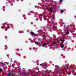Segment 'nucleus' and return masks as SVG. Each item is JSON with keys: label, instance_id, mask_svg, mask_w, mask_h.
<instances>
[{"label": "nucleus", "instance_id": "nucleus-1", "mask_svg": "<svg viewBox=\"0 0 76 76\" xmlns=\"http://www.w3.org/2000/svg\"><path fill=\"white\" fill-rule=\"evenodd\" d=\"M30 34H31L32 35H34V32H30Z\"/></svg>", "mask_w": 76, "mask_h": 76}, {"label": "nucleus", "instance_id": "nucleus-2", "mask_svg": "<svg viewBox=\"0 0 76 76\" xmlns=\"http://www.w3.org/2000/svg\"><path fill=\"white\" fill-rule=\"evenodd\" d=\"M60 47L61 48H62L63 47H64V45H61Z\"/></svg>", "mask_w": 76, "mask_h": 76}, {"label": "nucleus", "instance_id": "nucleus-3", "mask_svg": "<svg viewBox=\"0 0 76 76\" xmlns=\"http://www.w3.org/2000/svg\"><path fill=\"white\" fill-rule=\"evenodd\" d=\"M43 47H45V46H46V44H45V43H43Z\"/></svg>", "mask_w": 76, "mask_h": 76}, {"label": "nucleus", "instance_id": "nucleus-4", "mask_svg": "<svg viewBox=\"0 0 76 76\" xmlns=\"http://www.w3.org/2000/svg\"><path fill=\"white\" fill-rule=\"evenodd\" d=\"M68 66V64H67V65H64V67H66V66Z\"/></svg>", "mask_w": 76, "mask_h": 76}, {"label": "nucleus", "instance_id": "nucleus-5", "mask_svg": "<svg viewBox=\"0 0 76 76\" xmlns=\"http://www.w3.org/2000/svg\"><path fill=\"white\" fill-rule=\"evenodd\" d=\"M50 11L51 12V10H52V8L51 7H50Z\"/></svg>", "mask_w": 76, "mask_h": 76}, {"label": "nucleus", "instance_id": "nucleus-6", "mask_svg": "<svg viewBox=\"0 0 76 76\" xmlns=\"http://www.w3.org/2000/svg\"><path fill=\"white\" fill-rule=\"evenodd\" d=\"M69 32L68 31H66V34H69Z\"/></svg>", "mask_w": 76, "mask_h": 76}, {"label": "nucleus", "instance_id": "nucleus-7", "mask_svg": "<svg viewBox=\"0 0 76 76\" xmlns=\"http://www.w3.org/2000/svg\"><path fill=\"white\" fill-rule=\"evenodd\" d=\"M35 44H38V42H35Z\"/></svg>", "mask_w": 76, "mask_h": 76}, {"label": "nucleus", "instance_id": "nucleus-8", "mask_svg": "<svg viewBox=\"0 0 76 76\" xmlns=\"http://www.w3.org/2000/svg\"><path fill=\"white\" fill-rule=\"evenodd\" d=\"M61 13H63L64 12V10H61Z\"/></svg>", "mask_w": 76, "mask_h": 76}, {"label": "nucleus", "instance_id": "nucleus-9", "mask_svg": "<svg viewBox=\"0 0 76 76\" xmlns=\"http://www.w3.org/2000/svg\"><path fill=\"white\" fill-rule=\"evenodd\" d=\"M61 41H62V42H64V41L63 40H61Z\"/></svg>", "mask_w": 76, "mask_h": 76}, {"label": "nucleus", "instance_id": "nucleus-10", "mask_svg": "<svg viewBox=\"0 0 76 76\" xmlns=\"http://www.w3.org/2000/svg\"><path fill=\"white\" fill-rule=\"evenodd\" d=\"M60 2H62V0H60Z\"/></svg>", "mask_w": 76, "mask_h": 76}, {"label": "nucleus", "instance_id": "nucleus-11", "mask_svg": "<svg viewBox=\"0 0 76 76\" xmlns=\"http://www.w3.org/2000/svg\"><path fill=\"white\" fill-rule=\"evenodd\" d=\"M2 70V69H1V68L0 69V71H1Z\"/></svg>", "mask_w": 76, "mask_h": 76}, {"label": "nucleus", "instance_id": "nucleus-12", "mask_svg": "<svg viewBox=\"0 0 76 76\" xmlns=\"http://www.w3.org/2000/svg\"><path fill=\"white\" fill-rule=\"evenodd\" d=\"M39 46H41V45H39Z\"/></svg>", "mask_w": 76, "mask_h": 76}, {"label": "nucleus", "instance_id": "nucleus-13", "mask_svg": "<svg viewBox=\"0 0 76 76\" xmlns=\"http://www.w3.org/2000/svg\"><path fill=\"white\" fill-rule=\"evenodd\" d=\"M40 66H42V64H40Z\"/></svg>", "mask_w": 76, "mask_h": 76}, {"label": "nucleus", "instance_id": "nucleus-14", "mask_svg": "<svg viewBox=\"0 0 76 76\" xmlns=\"http://www.w3.org/2000/svg\"><path fill=\"white\" fill-rule=\"evenodd\" d=\"M44 19H46V18H44Z\"/></svg>", "mask_w": 76, "mask_h": 76}, {"label": "nucleus", "instance_id": "nucleus-15", "mask_svg": "<svg viewBox=\"0 0 76 76\" xmlns=\"http://www.w3.org/2000/svg\"><path fill=\"white\" fill-rule=\"evenodd\" d=\"M57 43H58H58H59V42H57Z\"/></svg>", "mask_w": 76, "mask_h": 76}, {"label": "nucleus", "instance_id": "nucleus-16", "mask_svg": "<svg viewBox=\"0 0 76 76\" xmlns=\"http://www.w3.org/2000/svg\"><path fill=\"white\" fill-rule=\"evenodd\" d=\"M10 74H9V76H10Z\"/></svg>", "mask_w": 76, "mask_h": 76}, {"label": "nucleus", "instance_id": "nucleus-17", "mask_svg": "<svg viewBox=\"0 0 76 76\" xmlns=\"http://www.w3.org/2000/svg\"><path fill=\"white\" fill-rule=\"evenodd\" d=\"M57 41H58V40H57Z\"/></svg>", "mask_w": 76, "mask_h": 76}]
</instances>
